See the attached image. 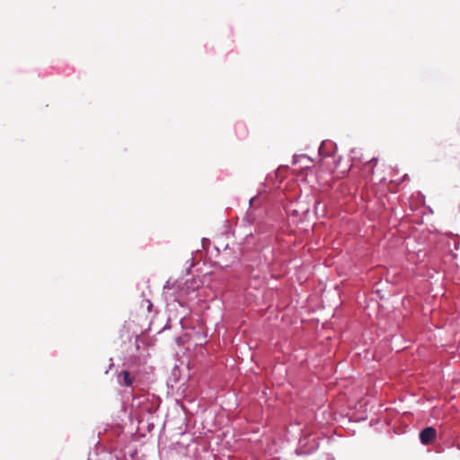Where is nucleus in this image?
<instances>
[{"mask_svg": "<svg viewBox=\"0 0 460 460\" xmlns=\"http://www.w3.org/2000/svg\"><path fill=\"white\" fill-rule=\"evenodd\" d=\"M437 438V430L433 427H427L420 432V440L423 445L431 444Z\"/></svg>", "mask_w": 460, "mask_h": 460, "instance_id": "1", "label": "nucleus"}, {"mask_svg": "<svg viewBox=\"0 0 460 460\" xmlns=\"http://www.w3.org/2000/svg\"><path fill=\"white\" fill-rule=\"evenodd\" d=\"M377 162H378V159L373 157V158L369 159L368 161H367L366 163H364L363 166H362V172L367 174V176L374 175V173H375L374 168L376 166Z\"/></svg>", "mask_w": 460, "mask_h": 460, "instance_id": "2", "label": "nucleus"}, {"mask_svg": "<svg viewBox=\"0 0 460 460\" xmlns=\"http://www.w3.org/2000/svg\"><path fill=\"white\" fill-rule=\"evenodd\" d=\"M119 376L123 378V384L126 386H131L134 381V377H132L128 370H123Z\"/></svg>", "mask_w": 460, "mask_h": 460, "instance_id": "3", "label": "nucleus"}, {"mask_svg": "<svg viewBox=\"0 0 460 460\" xmlns=\"http://www.w3.org/2000/svg\"><path fill=\"white\" fill-rule=\"evenodd\" d=\"M146 303L148 304V308L152 306V304L150 303L149 300H146Z\"/></svg>", "mask_w": 460, "mask_h": 460, "instance_id": "4", "label": "nucleus"}]
</instances>
